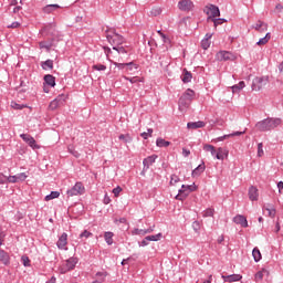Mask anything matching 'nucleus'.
Segmentation results:
<instances>
[{"instance_id": "obj_7", "label": "nucleus", "mask_w": 283, "mask_h": 283, "mask_svg": "<svg viewBox=\"0 0 283 283\" xmlns=\"http://www.w3.org/2000/svg\"><path fill=\"white\" fill-rule=\"evenodd\" d=\"M269 83L268 77H255L252 82V90L254 92H260L262 87H265V85Z\"/></svg>"}, {"instance_id": "obj_52", "label": "nucleus", "mask_w": 283, "mask_h": 283, "mask_svg": "<svg viewBox=\"0 0 283 283\" xmlns=\"http://www.w3.org/2000/svg\"><path fill=\"white\" fill-rule=\"evenodd\" d=\"M120 191H123V188H120V186H117L116 188L113 189L115 198H118V196H120Z\"/></svg>"}, {"instance_id": "obj_15", "label": "nucleus", "mask_w": 283, "mask_h": 283, "mask_svg": "<svg viewBox=\"0 0 283 283\" xmlns=\"http://www.w3.org/2000/svg\"><path fill=\"white\" fill-rule=\"evenodd\" d=\"M56 247L57 249H65V247H67V233H62L61 237L59 238L57 242H56Z\"/></svg>"}, {"instance_id": "obj_61", "label": "nucleus", "mask_w": 283, "mask_h": 283, "mask_svg": "<svg viewBox=\"0 0 283 283\" xmlns=\"http://www.w3.org/2000/svg\"><path fill=\"white\" fill-rule=\"evenodd\" d=\"M20 27H21V23L19 22H12L10 25H8V28H12V29L20 28Z\"/></svg>"}, {"instance_id": "obj_2", "label": "nucleus", "mask_w": 283, "mask_h": 283, "mask_svg": "<svg viewBox=\"0 0 283 283\" xmlns=\"http://www.w3.org/2000/svg\"><path fill=\"white\" fill-rule=\"evenodd\" d=\"M196 98V91L188 88L179 98V109H187Z\"/></svg>"}, {"instance_id": "obj_34", "label": "nucleus", "mask_w": 283, "mask_h": 283, "mask_svg": "<svg viewBox=\"0 0 283 283\" xmlns=\"http://www.w3.org/2000/svg\"><path fill=\"white\" fill-rule=\"evenodd\" d=\"M252 255L254 258V262H260V260H262V253L260 252V249H258V248L253 249Z\"/></svg>"}, {"instance_id": "obj_53", "label": "nucleus", "mask_w": 283, "mask_h": 283, "mask_svg": "<svg viewBox=\"0 0 283 283\" xmlns=\"http://www.w3.org/2000/svg\"><path fill=\"white\" fill-rule=\"evenodd\" d=\"M192 229L196 231V233H198L200 231V221H195L192 223Z\"/></svg>"}, {"instance_id": "obj_42", "label": "nucleus", "mask_w": 283, "mask_h": 283, "mask_svg": "<svg viewBox=\"0 0 283 283\" xmlns=\"http://www.w3.org/2000/svg\"><path fill=\"white\" fill-rule=\"evenodd\" d=\"M265 211H268L270 218H275V208L273 207H264Z\"/></svg>"}, {"instance_id": "obj_57", "label": "nucleus", "mask_w": 283, "mask_h": 283, "mask_svg": "<svg viewBox=\"0 0 283 283\" xmlns=\"http://www.w3.org/2000/svg\"><path fill=\"white\" fill-rule=\"evenodd\" d=\"M213 145H209V144H206V145H203V150L205 151H213Z\"/></svg>"}, {"instance_id": "obj_24", "label": "nucleus", "mask_w": 283, "mask_h": 283, "mask_svg": "<svg viewBox=\"0 0 283 283\" xmlns=\"http://www.w3.org/2000/svg\"><path fill=\"white\" fill-rule=\"evenodd\" d=\"M0 262L4 264V266H8V264H10V254L4 250H0Z\"/></svg>"}, {"instance_id": "obj_38", "label": "nucleus", "mask_w": 283, "mask_h": 283, "mask_svg": "<svg viewBox=\"0 0 283 283\" xmlns=\"http://www.w3.org/2000/svg\"><path fill=\"white\" fill-rule=\"evenodd\" d=\"M211 21L213 22L214 28H218V25H222V23H227V19L224 18H214L211 19Z\"/></svg>"}, {"instance_id": "obj_9", "label": "nucleus", "mask_w": 283, "mask_h": 283, "mask_svg": "<svg viewBox=\"0 0 283 283\" xmlns=\"http://www.w3.org/2000/svg\"><path fill=\"white\" fill-rule=\"evenodd\" d=\"M178 8L181 10V12H191L193 10V1L180 0L178 2Z\"/></svg>"}, {"instance_id": "obj_37", "label": "nucleus", "mask_w": 283, "mask_h": 283, "mask_svg": "<svg viewBox=\"0 0 283 283\" xmlns=\"http://www.w3.org/2000/svg\"><path fill=\"white\" fill-rule=\"evenodd\" d=\"M160 238H163V233L148 235V237H146V240H148V242H158V240H160Z\"/></svg>"}, {"instance_id": "obj_49", "label": "nucleus", "mask_w": 283, "mask_h": 283, "mask_svg": "<svg viewBox=\"0 0 283 283\" xmlns=\"http://www.w3.org/2000/svg\"><path fill=\"white\" fill-rule=\"evenodd\" d=\"M264 156V149L262 143L258 144V157L262 158Z\"/></svg>"}, {"instance_id": "obj_41", "label": "nucleus", "mask_w": 283, "mask_h": 283, "mask_svg": "<svg viewBox=\"0 0 283 283\" xmlns=\"http://www.w3.org/2000/svg\"><path fill=\"white\" fill-rule=\"evenodd\" d=\"M59 196H61V192H59V191H51V193L45 197V200L46 201L48 200H54V198H59Z\"/></svg>"}, {"instance_id": "obj_44", "label": "nucleus", "mask_w": 283, "mask_h": 283, "mask_svg": "<svg viewBox=\"0 0 283 283\" xmlns=\"http://www.w3.org/2000/svg\"><path fill=\"white\" fill-rule=\"evenodd\" d=\"M214 213V210L211 208H208L206 211H203V218H212Z\"/></svg>"}, {"instance_id": "obj_40", "label": "nucleus", "mask_w": 283, "mask_h": 283, "mask_svg": "<svg viewBox=\"0 0 283 283\" xmlns=\"http://www.w3.org/2000/svg\"><path fill=\"white\" fill-rule=\"evenodd\" d=\"M92 67L96 72H105V70H107V66L105 64H94Z\"/></svg>"}, {"instance_id": "obj_8", "label": "nucleus", "mask_w": 283, "mask_h": 283, "mask_svg": "<svg viewBox=\"0 0 283 283\" xmlns=\"http://www.w3.org/2000/svg\"><path fill=\"white\" fill-rule=\"evenodd\" d=\"M206 14H209L208 21H211V19H216V17H220V8L214 4H209L205 9Z\"/></svg>"}, {"instance_id": "obj_31", "label": "nucleus", "mask_w": 283, "mask_h": 283, "mask_svg": "<svg viewBox=\"0 0 283 283\" xmlns=\"http://www.w3.org/2000/svg\"><path fill=\"white\" fill-rule=\"evenodd\" d=\"M242 134H244V132H234L232 134L223 135L221 137H218L217 140L220 143L222 140H227V138H232L233 136H242Z\"/></svg>"}, {"instance_id": "obj_22", "label": "nucleus", "mask_w": 283, "mask_h": 283, "mask_svg": "<svg viewBox=\"0 0 283 283\" xmlns=\"http://www.w3.org/2000/svg\"><path fill=\"white\" fill-rule=\"evenodd\" d=\"M205 169H207V166H205V161L200 164L197 168L192 170V178H198V176H201V174H205Z\"/></svg>"}, {"instance_id": "obj_14", "label": "nucleus", "mask_w": 283, "mask_h": 283, "mask_svg": "<svg viewBox=\"0 0 283 283\" xmlns=\"http://www.w3.org/2000/svg\"><path fill=\"white\" fill-rule=\"evenodd\" d=\"M40 50H46V52H50L52 48H56V43H54V40H51L50 42L42 41L39 43Z\"/></svg>"}, {"instance_id": "obj_51", "label": "nucleus", "mask_w": 283, "mask_h": 283, "mask_svg": "<svg viewBox=\"0 0 283 283\" xmlns=\"http://www.w3.org/2000/svg\"><path fill=\"white\" fill-rule=\"evenodd\" d=\"M21 261L23 263V266H30V258L27 255H22Z\"/></svg>"}, {"instance_id": "obj_6", "label": "nucleus", "mask_w": 283, "mask_h": 283, "mask_svg": "<svg viewBox=\"0 0 283 283\" xmlns=\"http://www.w3.org/2000/svg\"><path fill=\"white\" fill-rule=\"evenodd\" d=\"M67 196H83L85 193V186H83V182L77 181L71 189L66 191Z\"/></svg>"}, {"instance_id": "obj_28", "label": "nucleus", "mask_w": 283, "mask_h": 283, "mask_svg": "<svg viewBox=\"0 0 283 283\" xmlns=\"http://www.w3.org/2000/svg\"><path fill=\"white\" fill-rule=\"evenodd\" d=\"M104 239L106 244H108V247H112V244H114V232H105L104 233Z\"/></svg>"}, {"instance_id": "obj_12", "label": "nucleus", "mask_w": 283, "mask_h": 283, "mask_svg": "<svg viewBox=\"0 0 283 283\" xmlns=\"http://www.w3.org/2000/svg\"><path fill=\"white\" fill-rule=\"evenodd\" d=\"M232 56L233 54H231V52L228 51H219L216 55L217 61H231Z\"/></svg>"}, {"instance_id": "obj_1", "label": "nucleus", "mask_w": 283, "mask_h": 283, "mask_svg": "<svg viewBox=\"0 0 283 283\" xmlns=\"http://www.w3.org/2000/svg\"><path fill=\"white\" fill-rule=\"evenodd\" d=\"M280 125H282L281 118L268 117V118L256 123V129H259V132H271L272 129L280 127Z\"/></svg>"}, {"instance_id": "obj_55", "label": "nucleus", "mask_w": 283, "mask_h": 283, "mask_svg": "<svg viewBox=\"0 0 283 283\" xmlns=\"http://www.w3.org/2000/svg\"><path fill=\"white\" fill-rule=\"evenodd\" d=\"M7 181H8V182H12V184L19 182L18 179H17V175H15V176H9V177H7Z\"/></svg>"}, {"instance_id": "obj_17", "label": "nucleus", "mask_w": 283, "mask_h": 283, "mask_svg": "<svg viewBox=\"0 0 283 283\" xmlns=\"http://www.w3.org/2000/svg\"><path fill=\"white\" fill-rule=\"evenodd\" d=\"M233 222H235V224H241L243 229H247V227H249V221H247V217L242 214L235 216L233 218Z\"/></svg>"}, {"instance_id": "obj_21", "label": "nucleus", "mask_w": 283, "mask_h": 283, "mask_svg": "<svg viewBox=\"0 0 283 283\" xmlns=\"http://www.w3.org/2000/svg\"><path fill=\"white\" fill-rule=\"evenodd\" d=\"M222 280H224V282H240V280H242V275L241 274H231V275H222L221 276Z\"/></svg>"}, {"instance_id": "obj_33", "label": "nucleus", "mask_w": 283, "mask_h": 283, "mask_svg": "<svg viewBox=\"0 0 283 283\" xmlns=\"http://www.w3.org/2000/svg\"><path fill=\"white\" fill-rule=\"evenodd\" d=\"M169 145H171V142H167V140H165V139L161 138V137H158V138L156 139V146H157V147H160V148H163V147H169Z\"/></svg>"}, {"instance_id": "obj_56", "label": "nucleus", "mask_w": 283, "mask_h": 283, "mask_svg": "<svg viewBox=\"0 0 283 283\" xmlns=\"http://www.w3.org/2000/svg\"><path fill=\"white\" fill-rule=\"evenodd\" d=\"M8 182V177L3 174H0V185H6Z\"/></svg>"}, {"instance_id": "obj_26", "label": "nucleus", "mask_w": 283, "mask_h": 283, "mask_svg": "<svg viewBox=\"0 0 283 283\" xmlns=\"http://www.w3.org/2000/svg\"><path fill=\"white\" fill-rule=\"evenodd\" d=\"M244 87H247V84L244 83V81H241L238 84L233 85L231 90L233 94H239V92H242Z\"/></svg>"}, {"instance_id": "obj_4", "label": "nucleus", "mask_w": 283, "mask_h": 283, "mask_svg": "<svg viewBox=\"0 0 283 283\" xmlns=\"http://www.w3.org/2000/svg\"><path fill=\"white\" fill-rule=\"evenodd\" d=\"M198 190V186L196 184H192L190 186L182 185L181 189H179V193L175 197L176 200H186V198L193 191Z\"/></svg>"}, {"instance_id": "obj_35", "label": "nucleus", "mask_w": 283, "mask_h": 283, "mask_svg": "<svg viewBox=\"0 0 283 283\" xmlns=\"http://www.w3.org/2000/svg\"><path fill=\"white\" fill-rule=\"evenodd\" d=\"M271 41V34L266 33L264 38H261L258 42L256 45H266Z\"/></svg>"}, {"instance_id": "obj_11", "label": "nucleus", "mask_w": 283, "mask_h": 283, "mask_svg": "<svg viewBox=\"0 0 283 283\" xmlns=\"http://www.w3.org/2000/svg\"><path fill=\"white\" fill-rule=\"evenodd\" d=\"M156 158H158V155H151L143 160V165H144L143 172L147 171V169H149V167H151V165L156 163Z\"/></svg>"}, {"instance_id": "obj_60", "label": "nucleus", "mask_w": 283, "mask_h": 283, "mask_svg": "<svg viewBox=\"0 0 283 283\" xmlns=\"http://www.w3.org/2000/svg\"><path fill=\"white\" fill-rule=\"evenodd\" d=\"M104 52H105L107 59H109V55L112 54V49H109V46H104Z\"/></svg>"}, {"instance_id": "obj_3", "label": "nucleus", "mask_w": 283, "mask_h": 283, "mask_svg": "<svg viewBox=\"0 0 283 283\" xmlns=\"http://www.w3.org/2000/svg\"><path fill=\"white\" fill-rule=\"evenodd\" d=\"M106 39L111 45H114L113 48H116L118 45H123L125 43V38L118 33H116V30L111 29L106 30Z\"/></svg>"}, {"instance_id": "obj_48", "label": "nucleus", "mask_w": 283, "mask_h": 283, "mask_svg": "<svg viewBox=\"0 0 283 283\" xmlns=\"http://www.w3.org/2000/svg\"><path fill=\"white\" fill-rule=\"evenodd\" d=\"M210 45H211V43L208 41V39H203V40L201 41V48H202L203 50H209Z\"/></svg>"}, {"instance_id": "obj_27", "label": "nucleus", "mask_w": 283, "mask_h": 283, "mask_svg": "<svg viewBox=\"0 0 283 283\" xmlns=\"http://www.w3.org/2000/svg\"><path fill=\"white\" fill-rule=\"evenodd\" d=\"M78 263V259L76 258H70L67 261H66V270L67 271H72L76 264Z\"/></svg>"}, {"instance_id": "obj_18", "label": "nucleus", "mask_w": 283, "mask_h": 283, "mask_svg": "<svg viewBox=\"0 0 283 283\" xmlns=\"http://www.w3.org/2000/svg\"><path fill=\"white\" fill-rule=\"evenodd\" d=\"M249 199L254 202L258 200V198L260 197V193L258 192V188L255 186H251L249 188V192H248Z\"/></svg>"}, {"instance_id": "obj_19", "label": "nucleus", "mask_w": 283, "mask_h": 283, "mask_svg": "<svg viewBox=\"0 0 283 283\" xmlns=\"http://www.w3.org/2000/svg\"><path fill=\"white\" fill-rule=\"evenodd\" d=\"M207 123L199 120V122H189L187 124L188 129H202V127H206Z\"/></svg>"}, {"instance_id": "obj_43", "label": "nucleus", "mask_w": 283, "mask_h": 283, "mask_svg": "<svg viewBox=\"0 0 283 283\" xmlns=\"http://www.w3.org/2000/svg\"><path fill=\"white\" fill-rule=\"evenodd\" d=\"M120 140H123L124 143H132V136H129V134H126V135H119L118 137Z\"/></svg>"}, {"instance_id": "obj_32", "label": "nucleus", "mask_w": 283, "mask_h": 283, "mask_svg": "<svg viewBox=\"0 0 283 283\" xmlns=\"http://www.w3.org/2000/svg\"><path fill=\"white\" fill-rule=\"evenodd\" d=\"M95 277H97V280H95L93 283H103L105 282V277H107V272H97Z\"/></svg>"}, {"instance_id": "obj_39", "label": "nucleus", "mask_w": 283, "mask_h": 283, "mask_svg": "<svg viewBox=\"0 0 283 283\" xmlns=\"http://www.w3.org/2000/svg\"><path fill=\"white\" fill-rule=\"evenodd\" d=\"M11 107H12V109H25V107H28V105L19 104L17 102H11Z\"/></svg>"}, {"instance_id": "obj_59", "label": "nucleus", "mask_w": 283, "mask_h": 283, "mask_svg": "<svg viewBox=\"0 0 283 283\" xmlns=\"http://www.w3.org/2000/svg\"><path fill=\"white\" fill-rule=\"evenodd\" d=\"M190 155H191V150L187 148H182V156H185V158L189 157Z\"/></svg>"}, {"instance_id": "obj_16", "label": "nucleus", "mask_w": 283, "mask_h": 283, "mask_svg": "<svg viewBox=\"0 0 283 283\" xmlns=\"http://www.w3.org/2000/svg\"><path fill=\"white\" fill-rule=\"evenodd\" d=\"M229 157V150L227 148L219 147L217 149L216 158L217 160H224Z\"/></svg>"}, {"instance_id": "obj_23", "label": "nucleus", "mask_w": 283, "mask_h": 283, "mask_svg": "<svg viewBox=\"0 0 283 283\" xmlns=\"http://www.w3.org/2000/svg\"><path fill=\"white\" fill-rule=\"evenodd\" d=\"M254 30H256V32H266V30H269V24L264 23L262 20H259L254 25H253Z\"/></svg>"}, {"instance_id": "obj_25", "label": "nucleus", "mask_w": 283, "mask_h": 283, "mask_svg": "<svg viewBox=\"0 0 283 283\" xmlns=\"http://www.w3.org/2000/svg\"><path fill=\"white\" fill-rule=\"evenodd\" d=\"M59 8H61V6L59 4H48L42 10L44 14H52V12H54L55 10H59Z\"/></svg>"}, {"instance_id": "obj_13", "label": "nucleus", "mask_w": 283, "mask_h": 283, "mask_svg": "<svg viewBox=\"0 0 283 283\" xmlns=\"http://www.w3.org/2000/svg\"><path fill=\"white\" fill-rule=\"evenodd\" d=\"M44 85H48L49 87H56V77L52 74H46L43 77Z\"/></svg>"}, {"instance_id": "obj_54", "label": "nucleus", "mask_w": 283, "mask_h": 283, "mask_svg": "<svg viewBox=\"0 0 283 283\" xmlns=\"http://www.w3.org/2000/svg\"><path fill=\"white\" fill-rule=\"evenodd\" d=\"M163 10L160 8L157 9H153L150 11V13L153 14V17H158L159 14H161Z\"/></svg>"}, {"instance_id": "obj_36", "label": "nucleus", "mask_w": 283, "mask_h": 283, "mask_svg": "<svg viewBox=\"0 0 283 283\" xmlns=\"http://www.w3.org/2000/svg\"><path fill=\"white\" fill-rule=\"evenodd\" d=\"M113 50H115L118 54H127V52H129V50L123 46V44L113 46Z\"/></svg>"}, {"instance_id": "obj_29", "label": "nucleus", "mask_w": 283, "mask_h": 283, "mask_svg": "<svg viewBox=\"0 0 283 283\" xmlns=\"http://www.w3.org/2000/svg\"><path fill=\"white\" fill-rule=\"evenodd\" d=\"M191 78H193L191 72L187 71V69H184V75L181 77L182 83H191Z\"/></svg>"}, {"instance_id": "obj_5", "label": "nucleus", "mask_w": 283, "mask_h": 283, "mask_svg": "<svg viewBox=\"0 0 283 283\" xmlns=\"http://www.w3.org/2000/svg\"><path fill=\"white\" fill-rule=\"evenodd\" d=\"M65 101H67V95L61 94L55 99H53L50 105L49 109L54 112V109H59V107H63L65 105Z\"/></svg>"}, {"instance_id": "obj_45", "label": "nucleus", "mask_w": 283, "mask_h": 283, "mask_svg": "<svg viewBox=\"0 0 283 283\" xmlns=\"http://www.w3.org/2000/svg\"><path fill=\"white\" fill-rule=\"evenodd\" d=\"M18 182H23L25 180V178H28V175H25V172H20L18 175H15Z\"/></svg>"}, {"instance_id": "obj_20", "label": "nucleus", "mask_w": 283, "mask_h": 283, "mask_svg": "<svg viewBox=\"0 0 283 283\" xmlns=\"http://www.w3.org/2000/svg\"><path fill=\"white\" fill-rule=\"evenodd\" d=\"M113 64L115 65V67H118V70H125L126 67H135V70H138V64L134 62H129V63L113 62Z\"/></svg>"}, {"instance_id": "obj_50", "label": "nucleus", "mask_w": 283, "mask_h": 283, "mask_svg": "<svg viewBox=\"0 0 283 283\" xmlns=\"http://www.w3.org/2000/svg\"><path fill=\"white\" fill-rule=\"evenodd\" d=\"M94 234L87 230H84L81 234L80 238H92Z\"/></svg>"}, {"instance_id": "obj_62", "label": "nucleus", "mask_w": 283, "mask_h": 283, "mask_svg": "<svg viewBox=\"0 0 283 283\" xmlns=\"http://www.w3.org/2000/svg\"><path fill=\"white\" fill-rule=\"evenodd\" d=\"M129 83H138V77H125Z\"/></svg>"}, {"instance_id": "obj_63", "label": "nucleus", "mask_w": 283, "mask_h": 283, "mask_svg": "<svg viewBox=\"0 0 283 283\" xmlns=\"http://www.w3.org/2000/svg\"><path fill=\"white\" fill-rule=\"evenodd\" d=\"M149 244V240H147V237L144 238V240L140 242V247H147Z\"/></svg>"}, {"instance_id": "obj_58", "label": "nucleus", "mask_w": 283, "mask_h": 283, "mask_svg": "<svg viewBox=\"0 0 283 283\" xmlns=\"http://www.w3.org/2000/svg\"><path fill=\"white\" fill-rule=\"evenodd\" d=\"M255 280H264V273L262 272V270L255 274Z\"/></svg>"}, {"instance_id": "obj_10", "label": "nucleus", "mask_w": 283, "mask_h": 283, "mask_svg": "<svg viewBox=\"0 0 283 283\" xmlns=\"http://www.w3.org/2000/svg\"><path fill=\"white\" fill-rule=\"evenodd\" d=\"M20 138H22V140H24V143H28L29 147H31L32 149H39V145H36V140L31 135L21 134Z\"/></svg>"}, {"instance_id": "obj_64", "label": "nucleus", "mask_w": 283, "mask_h": 283, "mask_svg": "<svg viewBox=\"0 0 283 283\" xmlns=\"http://www.w3.org/2000/svg\"><path fill=\"white\" fill-rule=\"evenodd\" d=\"M109 202H112V199L109 198V196L105 195L104 205H109Z\"/></svg>"}, {"instance_id": "obj_30", "label": "nucleus", "mask_w": 283, "mask_h": 283, "mask_svg": "<svg viewBox=\"0 0 283 283\" xmlns=\"http://www.w3.org/2000/svg\"><path fill=\"white\" fill-rule=\"evenodd\" d=\"M42 70H54V61L53 60H46L44 62H41Z\"/></svg>"}, {"instance_id": "obj_47", "label": "nucleus", "mask_w": 283, "mask_h": 283, "mask_svg": "<svg viewBox=\"0 0 283 283\" xmlns=\"http://www.w3.org/2000/svg\"><path fill=\"white\" fill-rule=\"evenodd\" d=\"M133 235H146V232L143 229L135 228L133 230Z\"/></svg>"}, {"instance_id": "obj_46", "label": "nucleus", "mask_w": 283, "mask_h": 283, "mask_svg": "<svg viewBox=\"0 0 283 283\" xmlns=\"http://www.w3.org/2000/svg\"><path fill=\"white\" fill-rule=\"evenodd\" d=\"M178 182H180V177H178L177 175H171L170 185H178Z\"/></svg>"}]
</instances>
